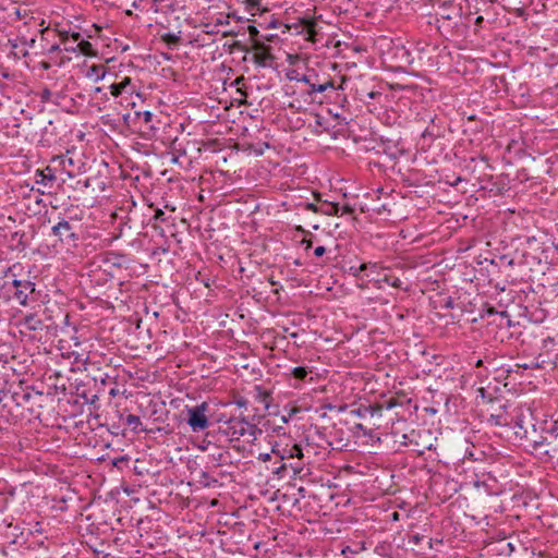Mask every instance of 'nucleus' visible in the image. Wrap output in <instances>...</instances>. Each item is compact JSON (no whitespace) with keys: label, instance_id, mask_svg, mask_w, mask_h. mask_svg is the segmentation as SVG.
<instances>
[{"label":"nucleus","instance_id":"nucleus-1","mask_svg":"<svg viewBox=\"0 0 558 558\" xmlns=\"http://www.w3.org/2000/svg\"><path fill=\"white\" fill-rule=\"evenodd\" d=\"M16 266L8 269L2 289L8 300L15 301L19 305L28 307L39 302L40 291L36 283L29 278H21L15 274Z\"/></svg>","mask_w":558,"mask_h":558},{"label":"nucleus","instance_id":"nucleus-2","mask_svg":"<svg viewBox=\"0 0 558 558\" xmlns=\"http://www.w3.org/2000/svg\"><path fill=\"white\" fill-rule=\"evenodd\" d=\"M298 82L304 83L308 86L306 95L312 98V100H316L318 95L324 93L326 97H331L332 95L339 96L338 87L335 86V82L327 75L318 74L314 69H308L304 74H302Z\"/></svg>","mask_w":558,"mask_h":558},{"label":"nucleus","instance_id":"nucleus-3","mask_svg":"<svg viewBox=\"0 0 558 558\" xmlns=\"http://www.w3.org/2000/svg\"><path fill=\"white\" fill-rule=\"evenodd\" d=\"M526 446H529L534 454L545 461L554 460L558 454V448L548 449L551 445L549 435L544 433V426H541V433L537 427L532 428V432L524 430L523 433Z\"/></svg>","mask_w":558,"mask_h":558},{"label":"nucleus","instance_id":"nucleus-4","mask_svg":"<svg viewBox=\"0 0 558 558\" xmlns=\"http://www.w3.org/2000/svg\"><path fill=\"white\" fill-rule=\"evenodd\" d=\"M223 433L229 436L231 440L243 439L247 444H251L262 435V429L255 424H251L245 418L231 417L226 422Z\"/></svg>","mask_w":558,"mask_h":558},{"label":"nucleus","instance_id":"nucleus-5","mask_svg":"<svg viewBox=\"0 0 558 558\" xmlns=\"http://www.w3.org/2000/svg\"><path fill=\"white\" fill-rule=\"evenodd\" d=\"M208 408L207 402H202L195 407H185L187 414L186 423L193 432H202L209 426L207 417Z\"/></svg>","mask_w":558,"mask_h":558},{"label":"nucleus","instance_id":"nucleus-6","mask_svg":"<svg viewBox=\"0 0 558 558\" xmlns=\"http://www.w3.org/2000/svg\"><path fill=\"white\" fill-rule=\"evenodd\" d=\"M51 232L57 236L63 244L69 246H75L78 241V234L74 227L65 219H61L51 229Z\"/></svg>","mask_w":558,"mask_h":558},{"label":"nucleus","instance_id":"nucleus-7","mask_svg":"<svg viewBox=\"0 0 558 558\" xmlns=\"http://www.w3.org/2000/svg\"><path fill=\"white\" fill-rule=\"evenodd\" d=\"M253 61L257 66L271 68L275 57L271 53V48L259 40L252 44Z\"/></svg>","mask_w":558,"mask_h":558},{"label":"nucleus","instance_id":"nucleus-8","mask_svg":"<svg viewBox=\"0 0 558 558\" xmlns=\"http://www.w3.org/2000/svg\"><path fill=\"white\" fill-rule=\"evenodd\" d=\"M271 453L279 458L280 461L287 462L294 459H304V452L300 445H272Z\"/></svg>","mask_w":558,"mask_h":558},{"label":"nucleus","instance_id":"nucleus-9","mask_svg":"<svg viewBox=\"0 0 558 558\" xmlns=\"http://www.w3.org/2000/svg\"><path fill=\"white\" fill-rule=\"evenodd\" d=\"M512 421V428L514 429V434L521 440H524V436L521 433H523L524 430L532 432V428H534L536 425L531 413L527 415L522 412L517 413Z\"/></svg>","mask_w":558,"mask_h":558},{"label":"nucleus","instance_id":"nucleus-10","mask_svg":"<svg viewBox=\"0 0 558 558\" xmlns=\"http://www.w3.org/2000/svg\"><path fill=\"white\" fill-rule=\"evenodd\" d=\"M110 94L113 97H119L122 94H129L132 95L135 93V87L132 83L131 77L125 76L123 80L119 83H113L109 86Z\"/></svg>","mask_w":558,"mask_h":558},{"label":"nucleus","instance_id":"nucleus-11","mask_svg":"<svg viewBox=\"0 0 558 558\" xmlns=\"http://www.w3.org/2000/svg\"><path fill=\"white\" fill-rule=\"evenodd\" d=\"M58 32V36L60 38V41L61 44L64 46V50L66 52H76V49H77V46H74V45H68L69 44V40H71V38L74 40V41H78L81 40V33L78 32H71L70 29H57Z\"/></svg>","mask_w":558,"mask_h":558},{"label":"nucleus","instance_id":"nucleus-12","mask_svg":"<svg viewBox=\"0 0 558 558\" xmlns=\"http://www.w3.org/2000/svg\"><path fill=\"white\" fill-rule=\"evenodd\" d=\"M54 181H56L54 171L49 166L43 170H40V169L36 170V172H35V183L36 184L51 186Z\"/></svg>","mask_w":558,"mask_h":558},{"label":"nucleus","instance_id":"nucleus-13","mask_svg":"<svg viewBox=\"0 0 558 558\" xmlns=\"http://www.w3.org/2000/svg\"><path fill=\"white\" fill-rule=\"evenodd\" d=\"M315 199L319 203L318 214L326 216H338L340 213V205L337 203L322 201L319 194H315Z\"/></svg>","mask_w":558,"mask_h":558},{"label":"nucleus","instance_id":"nucleus-14","mask_svg":"<svg viewBox=\"0 0 558 558\" xmlns=\"http://www.w3.org/2000/svg\"><path fill=\"white\" fill-rule=\"evenodd\" d=\"M21 325L29 331H36L43 329V320L36 314H27Z\"/></svg>","mask_w":558,"mask_h":558},{"label":"nucleus","instance_id":"nucleus-15","mask_svg":"<svg viewBox=\"0 0 558 558\" xmlns=\"http://www.w3.org/2000/svg\"><path fill=\"white\" fill-rule=\"evenodd\" d=\"M383 405L374 404V405H361L357 410L353 411L359 417H366L367 415H381Z\"/></svg>","mask_w":558,"mask_h":558},{"label":"nucleus","instance_id":"nucleus-16","mask_svg":"<svg viewBox=\"0 0 558 558\" xmlns=\"http://www.w3.org/2000/svg\"><path fill=\"white\" fill-rule=\"evenodd\" d=\"M300 24L302 25V31L308 35V39L314 40L317 35L316 21L312 17H303L300 20Z\"/></svg>","mask_w":558,"mask_h":558},{"label":"nucleus","instance_id":"nucleus-17","mask_svg":"<svg viewBox=\"0 0 558 558\" xmlns=\"http://www.w3.org/2000/svg\"><path fill=\"white\" fill-rule=\"evenodd\" d=\"M395 58L398 60L400 66L409 65L412 63L411 53L403 46L396 47Z\"/></svg>","mask_w":558,"mask_h":558},{"label":"nucleus","instance_id":"nucleus-18","mask_svg":"<svg viewBox=\"0 0 558 558\" xmlns=\"http://www.w3.org/2000/svg\"><path fill=\"white\" fill-rule=\"evenodd\" d=\"M75 46H77L76 52H78L81 54L92 57V56H95V53H96L93 48V45L88 40L83 39L82 36H81V40H78Z\"/></svg>","mask_w":558,"mask_h":558},{"label":"nucleus","instance_id":"nucleus-19","mask_svg":"<svg viewBox=\"0 0 558 558\" xmlns=\"http://www.w3.org/2000/svg\"><path fill=\"white\" fill-rule=\"evenodd\" d=\"M437 29L445 36L453 35V28L457 25V23H452V21L447 20H437Z\"/></svg>","mask_w":558,"mask_h":558},{"label":"nucleus","instance_id":"nucleus-20","mask_svg":"<svg viewBox=\"0 0 558 558\" xmlns=\"http://www.w3.org/2000/svg\"><path fill=\"white\" fill-rule=\"evenodd\" d=\"M125 423H126V425L132 429V432H134V433H136V434L145 430V429L142 427V421H141V418H140V416H137V415L129 414V415L125 417Z\"/></svg>","mask_w":558,"mask_h":558},{"label":"nucleus","instance_id":"nucleus-21","mask_svg":"<svg viewBox=\"0 0 558 558\" xmlns=\"http://www.w3.org/2000/svg\"><path fill=\"white\" fill-rule=\"evenodd\" d=\"M171 149H172V156H173L172 157V162L173 163H178L179 162V158L181 156L186 155V151L183 148L182 142H180L178 138H175L172 142Z\"/></svg>","mask_w":558,"mask_h":558},{"label":"nucleus","instance_id":"nucleus-22","mask_svg":"<svg viewBox=\"0 0 558 558\" xmlns=\"http://www.w3.org/2000/svg\"><path fill=\"white\" fill-rule=\"evenodd\" d=\"M459 9L457 8H452V12H448V10L446 8H442L438 13H437V20H447V21H452L454 20L456 17H459L460 16V13H459Z\"/></svg>","mask_w":558,"mask_h":558},{"label":"nucleus","instance_id":"nucleus-23","mask_svg":"<svg viewBox=\"0 0 558 558\" xmlns=\"http://www.w3.org/2000/svg\"><path fill=\"white\" fill-rule=\"evenodd\" d=\"M288 466L291 468L294 475L300 474L303 471V466H304L303 459H294V461H291L289 463L283 462L282 465L280 466V469H287Z\"/></svg>","mask_w":558,"mask_h":558},{"label":"nucleus","instance_id":"nucleus-24","mask_svg":"<svg viewBox=\"0 0 558 558\" xmlns=\"http://www.w3.org/2000/svg\"><path fill=\"white\" fill-rule=\"evenodd\" d=\"M379 281H383L393 288H401L402 287V281L399 277L397 276H393V275H387L385 274L383 278L378 279Z\"/></svg>","mask_w":558,"mask_h":558},{"label":"nucleus","instance_id":"nucleus-25","mask_svg":"<svg viewBox=\"0 0 558 558\" xmlns=\"http://www.w3.org/2000/svg\"><path fill=\"white\" fill-rule=\"evenodd\" d=\"M488 422L497 426H504L509 424L508 417L505 416L502 413L492 414L488 418Z\"/></svg>","mask_w":558,"mask_h":558},{"label":"nucleus","instance_id":"nucleus-26","mask_svg":"<svg viewBox=\"0 0 558 558\" xmlns=\"http://www.w3.org/2000/svg\"><path fill=\"white\" fill-rule=\"evenodd\" d=\"M544 433L549 435L551 441H553V439L557 438L558 437V420L553 421L548 427L544 426Z\"/></svg>","mask_w":558,"mask_h":558},{"label":"nucleus","instance_id":"nucleus-27","mask_svg":"<svg viewBox=\"0 0 558 558\" xmlns=\"http://www.w3.org/2000/svg\"><path fill=\"white\" fill-rule=\"evenodd\" d=\"M291 375L298 380H304L306 378V376L308 375V371L306 367L296 366V367L292 368Z\"/></svg>","mask_w":558,"mask_h":558},{"label":"nucleus","instance_id":"nucleus-28","mask_svg":"<svg viewBox=\"0 0 558 558\" xmlns=\"http://www.w3.org/2000/svg\"><path fill=\"white\" fill-rule=\"evenodd\" d=\"M376 268H377V264L376 263H363L360 266H357L356 271L353 272V276L354 277H359L362 271L367 270V269H372L373 270V269H376Z\"/></svg>","mask_w":558,"mask_h":558},{"label":"nucleus","instance_id":"nucleus-29","mask_svg":"<svg viewBox=\"0 0 558 558\" xmlns=\"http://www.w3.org/2000/svg\"><path fill=\"white\" fill-rule=\"evenodd\" d=\"M162 40L168 45L177 46L180 41V37L175 34L168 33L162 36Z\"/></svg>","mask_w":558,"mask_h":558},{"label":"nucleus","instance_id":"nucleus-30","mask_svg":"<svg viewBox=\"0 0 558 558\" xmlns=\"http://www.w3.org/2000/svg\"><path fill=\"white\" fill-rule=\"evenodd\" d=\"M43 397V393L39 392V391H35V392H24L22 396H21V399L22 401L24 402H29L32 399L34 398H41Z\"/></svg>","mask_w":558,"mask_h":558},{"label":"nucleus","instance_id":"nucleus-31","mask_svg":"<svg viewBox=\"0 0 558 558\" xmlns=\"http://www.w3.org/2000/svg\"><path fill=\"white\" fill-rule=\"evenodd\" d=\"M89 71L96 75V81L102 80L105 77V70L100 65H93Z\"/></svg>","mask_w":558,"mask_h":558},{"label":"nucleus","instance_id":"nucleus-32","mask_svg":"<svg viewBox=\"0 0 558 558\" xmlns=\"http://www.w3.org/2000/svg\"><path fill=\"white\" fill-rule=\"evenodd\" d=\"M247 31L253 43L257 40L256 38L259 35V31L257 29V27H255L254 25H248Z\"/></svg>","mask_w":558,"mask_h":558},{"label":"nucleus","instance_id":"nucleus-33","mask_svg":"<svg viewBox=\"0 0 558 558\" xmlns=\"http://www.w3.org/2000/svg\"><path fill=\"white\" fill-rule=\"evenodd\" d=\"M248 9H258L262 0H243Z\"/></svg>","mask_w":558,"mask_h":558},{"label":"nucleus","instance_id":"nucleus-34","mask_svg":"<svg viewBox=\"0 0 558 558\" xmlns=\"http://www.w3.org/2000/svg\"><path fill=\"white\" fill-rule=\"evenodd\" d=\"M154 219L159 220V221H165L166 220L165 211L161 209H156L155 214H154Z\"/></svg>","mask_w":558,"mask_h":558},{"label":"nucleus","instance_id":"nucleus-35","mask_svg":"<svg viewBox=\"0 0 558 558\" xmlns=\"http://www.w3.org/2000/svg\"><path fill=\"white\" fill-rule=\"evenodd\" d=\"M489 314H496V315H499V317H500V319H501V320L506 319V320H507V324H508V325H510V319H509V317H508V315H507V313H506V312H500V313H498V312H496V311H494V310H489Z\"/></svg>","mask_w":558,"mask_h":558},{"label":"nucleus","instance_id":"nucleus-36","mask_svg":"<svg viewBox=\"0 0 558 558\" xmlns=\"http://www.w3.org/2000/svg\"><path fill=\"white\" fill-rule=\"evenodd\" d=\"M424 539V536L423 535H420V534H414L410 537V543H413L415 545H418Z\"/></svg>","mask_w":558,"mask_h":558},{"label":"nucleus","instance_id":"nucleus-37","mask_svg":"<svg viewBox=\"0 0 558 558\" xmlns=\"http://www.w3.org/2000/svg\"><path fill=\"white\" fill-rule=\"evenodd\" d=\"M325 253H326V247L323 245H319V246L315 247V250H314V255L316 257H322Z\"/></svg>","mask_w":558,"mask_h":558},{"label":"nucleus","instance_id":"nucleus-38","mask_svg":"<svg viewBox=\"0 0 558 558\" xmlns=\"http://www.w3.org/2000/svg\"><path fill=\"white\" fill-rule=\"evenodd\" d=\"M305 208L308 209V210H312L314 213H318V208H319V204H314V203H306L305 204Z\"/></svg>","mask_w":558,"mask_h":558},{"label":"nucleus","instance_id":"nucleus-39","mask_svg":"<svg viewBox=\"0 0 558 558\" xmlns=\"http://www.w3.org/2000/svg\"><path fill=\"white\" fill-rule=\"evenodd\" d=\"M301 245H304V248L307 251L313 246V241L312 239H303Z\"/></svg>","mask_w":558,"mask_h":558},{"label":"nucleus","instance_id":"nucleus-40","mask_svg":"<svg viewBox=\"0 0 558 558\" xmlns=\"http://www.w3.org/2000/svg\"><path fill=\"white\" fill-rule=\"evenodd\" d=\"M353 209L349 205L340 206V215L352 214Z\"/></svg>","mask_w":558,"mask_h":558},{"label":"nucleus","instance_id":"nucleus-41","mask_svg":"<svg viewBox=\"0 0 558 558\" xmlns=\"http://www.w3.org/2000/svg\"><path fill=\"white\" fill-rule=\"evenodd\" d=\"M235 404L239 407V408H246L247 405V400L245 398H239L235 400Z\"/></svg>","mask_w":558,"mask_h":558},{"label":"nucleus","instance_id":"nucleus-42","mask_svg":"<svg viewBox=\"0 0 558 558\" xmlns=\"http://www.w3.org/2000/svg\"><path fill=\"white\" fill-rule=\"evenodd\" d=\"M271 454H272L271 452L270 453H260L258 459L264 462H267L271 459Z\"/></svg>","mask_w":558,"mask_h":558},{"label":"nucleus","instance_id":"nucleus-43","mask_svg":"<svg viewBox=\"0 0 558 558\" xmlns=\"http://www.w3.org/2000/svg\"><path fill=\"white\" fill-rule=\"evenodd\" d=\"M143 118L145 122H150L153 119V113L150 111L143 112Z\"/></svg>","mask_w":558,"mask_h":558},{"label":"nucleus","instance_id":"nucleus-44","mask_svg":"<svg viewBox=\"0 0 558 558\" xmlns=\"http://www.w3.org/2000/svg\"><path fill=\"white\" fill-rule=\"evenodd\" d=\"M278 25H279V22L276 19H271V21L267 25V28H277Z\"/></svg>","mask_w":558,"mask_h":558},{"label":"nucleus","instance_id":"nucleus-45","mask_svg":"<svg viewBox=\"0 0 558 558\" xmlns=\"http://www.w3.org/2000/svg\"><path fill=\"white\" fill-rule=\"evenodd\" d=\"M518 367H522L524 369H527V368H533V367H538V364H517Z\"/></svg>","mask_w":558,"mask_h":558},{"label":"nucleus","instance_id":"nucleus-46","mask_svg":"<svg viewBox=\"0 0 558 558\" xmlns=\"http://www.w3.org/2000/svg\"><path fill=\"white\" fill-rule=\"evenodd\" d=\"M59 50H60V45H59V44H54V45H52V46L48 49V52H49V53H54V52H57V51H59Z\"/></svg>","mask_w":558,"mask_h":558},{"label":"nucleus","instance_id":"nucleus-47","mask_svg":"<svg viewBox=\"0 0 558 558\" xmlns=\"http://www.w3.org/2000/svg\"><path fill=\"white\" fill-rule=\"evenodd\" d=\"M50 96H51V92L49 89H45L43 92L41 99L43 100H49Z\"/></svg>","mask_w":558,"mask_h":558},{"label":"nucleus","instance_id":"nucleus-48","mask_svg":"<svg viewBox=\"0 0 558 558\" xmlns=\"http://www.w3.org/2000/svg\"><path fill=\"white\" fill-rule=\"evenodd\" d=\"M24 44L26 46H28L29 48H33L35 46V44H36V39L32 38L29 41L25 40Z\"/></svg>","mask_w":558,"mask_h":558},{"label":"nucleus","instance_id":"nucleus-49","mask_svg":"<svg viewBox=\"0 0 558 558\" xmlns=\"http://www.w3.org/2000/svg\"><path fill=\"white\" fill-rule=\"evenodd\" d=\"M295 412H296V410H292V411H291V413L289 414V416L287 417V416H284V415H283V416L281 417V421H282L283 423H288V422H289V417H290L292 414H294Z\"/></svg>","mask_w":558,"mask_h":558},{"label":"nucleus","instance_id":"nucleus-50","mask_svg":"<svg viewBox=\"0 0 558 558\" xmlns=\"http://www.w3.org/2000/svg\"><path fill=\"white\" fill-rule=\"evenodd\" d=\"M483 21H484V17H483V16H477V17L475 19V24H476V25H478V26H481V24L483 23Z\"/></svg>","mask_w":558,"mask_h":558},{"label":"nucleus","instance_id":"nucleus-51","mask_svg":"<svg viewBox=\"0 0 558 558\" xmlns=\"http://www.w3.org/2000/svg\"><path fill=\"white\" fill-rule=\"evenodd\" d=\"M399 519V513L398 512H393L392 513V520L397 521Z\"/></svg>","mask_w":558,"mask_h":558},{"label":"nucleus","instance_id":"nucleus-52","mask_svg":"<svg viewBox=\"0 0 558 558\" xmlns=\"http://www.w3.org/2000/svg\"><path fill=\"white\" fill-rule=\"evenodd\" d=\"M102 89H104L102 87H95L94 93L95 94L101 93Z\"/></svg>","mask_w":558,"mask_h":558},{"label":"nucleus","instance_id":"nucleus-53","mask_svg":"<svg viewBox=\"0 0 558 558\" xmlns=\"http://www.w3.org/2000/svg\"><path fill=\"white\" fill-rule=\"evenodd\" d=\"M0 363H8L7 359L3 355H0Z\"/></svg>","mask_w":558,"mask_h":558},{"label":"nucleus","instance_id":"nucleus-54","mask_svg":"<svg viewBox=\"0 0 558 558\" xmlns=\"http://www.w3.org/2000/svg\"><path fill=\"white\" fill-rule=\"evenodd\" d=\"M262 395H263L264 400H265L266 398H269V393H268L267 391H263V392H262Z\"/></svg>","mask_w":558,"mask_h":558},{"label":"nucleus","instance_id":"nucleus-55","mask_svg":"<svg viewBox=\"0 0 558 558\" xmlns=\"http://www.w3.org/2000/svg\"><path fill=\"white\" fill-rule=\"evenodd\" d=\"M356 268H357V267H355V266H351V267H350V269H349V270H350V274H352V275H353V272H354V271H356Z\"/></svg>","mask_w":558,"mask_h":558},{"label":"nucleus","instance_id":"nucleus-56","mask_svg":"<svg viewBox=\"0 0 558 558\" xmlns=\"http://www.w3.org/2000/svg\"><path fill=\"white\" fill-rule=\"evenodd\" d=\"M428 545H429V548H433V545H435V542H433L432 538L428 539Z\"/></svg>","mask_w":558,"mask_h":558},{"label":"nucleus","instance_id":"nucleus-57","mask_svg":"<svg viewBox=\"0 0 558 558\" xmlns=\"http://www.w3.org/2000/svg\"><path fill=\"white\" fill-rule=\"evenodd\" d=\"M428 545H429V548H433V545H435V542H433L432 538L428 539Z\"/></svg>","mask_w":558,"mask_h":558},{"label":"nucleus","instance_id":"nucleus-58","mask_svg":"<svg viewBox=\"0 0 558 558\" xmlns=\"http://www.w3.org/2000/svg\"><path fill=\"white\" fill-rule=\"evenodd\" d=\"M375 96H376V93H374V92H371V93L368 94V97H369V98H375Z\"/></svg>","mask_w":558,"mask_h":558},{"label":"nucleus","instance_id":"nucleus-59","mask_svg":"<svg viewBox=\"0 0 558 558\" xmlns=\"http://www.w3.org/2000/svg\"><path fill=\"white\" fill-rule=\"evenodd\" d=\"M393 405H395V403H392L391 401H389V402H388V404H387V408H388V409H391Z\"/></svg>","mask_w":558,"mask_h":558},{"label":"nucleus","instance_id":"nucleus-60","mask_svg":"<svg viewBox=\"0 0 558 558\" xmlns=\"http://www.w3.org/2000/svg\"><path fill=\"white\" fill-rule=\"evenodd\" d=\"M76 44H77V41H74V40L71 38V40H69V44H68V45H76Z\"/></svg>","mask_w":558,"mask_h":558},{"label":"nucleus","instance_id":"nucleus-61","mask_svg":"<svg viewBox=\"0 0 558 558\" xmlns=\"http://www.w3.org/2000/svg\"><path fill=\"white\" fill-rule=\"evenodd\" d=\"M282 426H279L277 429H275L278 434H280V432L282 430Z\"/></svg>","mask_w":558,"mask_h":558},{"label":"nucleus","instance_id":"nucleus-62","mask_svg":"<svg viewBox=\"0 0 558 558\" xmlns=\"http://www.w3.org/2000/svg\"><path fill=\"white\" fill-rule=\"evenodd\" d=\"M333 117L337 118V119H340V113L333 112Z\"/></svg>","mask_w":558,"mask_h":558},{"label":"nucleus","instance_id":"nucleus-63","mask_svg":"<svg viewBox=\"0 0 558 558\" xmlns=\"http://www.w3.org/2000/svg\"><path fill=\"white\" fill-rule=\"evenodd\" d=\"M242 80H243V77H241V78H236V80H235V83H236V84H241V81H242Z\"/></svg>","mask_w":558,"mask_h":558},{"label":"nucleus","instance_id":"nucleus-64","mask_svg":"<svg viewBox=\"0 0 558 558\" xmlns=\"http://www.w3.org/2000/svg\"><path fill=\"white\" fill-rule=\"evenodd\" d=\"M294 264H295L296 266H300V265H301V263H300V260H299V259L294 260Z\"/></svg>","mask_w":558,"mask_h":558}]
</instances>
